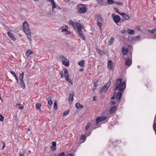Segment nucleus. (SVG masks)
Segmentation results:
<instances>
[{"instance_id":"6","label":"nucleus","mask_w":156,"mask_h":156,"mask_svg":"<svg viewBox=\"0 0 156 156\" xmlns=\"http://www.w3.org/2000/svg\"><path fill=\"white\" fill-rule=\"evenodd\" d=\"M112 17L116 23H118L120 21V17L119 15H115L114 13L112 15Z\"/></svg>"},{"instance_id":"48","label":"nucleus","mask_w":156,"mask_h":156,"mask_svg":"<svg viewBox=\"0 0 156 156\" xmlns=\"http://www.w3.org/2000/svg\"><path fill=\"white\" fill-rule=\"evenodd\" d=\"M116 3L118 5H122V3L120 2H116Z\"/></svg>"},{"instance_id":"13","label":"nucleus","mask_w":156,"mask_h":156,"mask_svg":"<svg viewBox=\"0 0 156 156\" xmlns=\"http://www.w3.org/2000/svg\"><path fill=\"white\" fill-rule=\"evenodd\" d=\"M52 143V145L51 147V149L53 151H55L56 150V142H53Z\"/></svg>"},{"instance_id":"36","label":"nucleus","mask_w":156,"mask_h":156,"mask_svg":"<svg viewBox=\"0 0 156 156\" xmlns=\"http://www.w3.org/2000/svg\"><path fill=\"white\" fill-rule=\"evenodd\" d=\"M156 31V29L154 28L152 30H149L148 32L149 33H153L155 32Z\"/></svg>"},{"instance_id":"63","label":"nucleus","mask_w":156,"mask_h":156,"mask_svg":"<svg viewBox=\"0 0 156 156\" xmlns=\"http://www.w3.org/2000/svg\"><path fill=\"white\" fill-rule=\"evenodd\" d=\"M95 98V97H94V101H96V100L95 99V98Z\"/></svg>"},{"instance_id":"58","label":"nucleus","mask_w":156,"mask_h":156,"mask_svg":"<svg viewBox=\"0 0 156 156\" xmlns=\"http://www.w3.org/2000/svg\"><path fill=\"white\" fill-rule=\"evenodd\" d=\"M97 1L98 3H100L101 2L102 0H97Z\"/></svg>"},{"instance_id":"28","label":"nucleus","mask_w":156,"mask_h":156,"mask_svg":"<svg viewBox=\"0 0 156 156\" xmlns=\"http://www.w3.org/2000/svg\"><path fill=\"white\" fill-rule=\"evenodd\" d=\"M33 53V52L30 50H27V52L26 53V55L27 57H28L31 54H32Z\"/></svg>"},{"instance_id":"12","label":"nucleus","mask_w":156,"mask_h":156,"mask_svg":"<svg viewBox=\"0 0 156 156\" xmlns=\"http://www.w3.org/2000/svg\"><path fill=\"white\" fill-rule=\"evenodd\" d=\"M82 26L80 23H75L74 25V26H73V27L75 29L77 30V29L81 27Z\"/></svg>"},{"instance_id":"1","label":"nucleus","mask_w":156,"mask_h":156,"mask_svg":"<svg viewBox=\"0 0 156 156\" xmlns=\"http://www.w3.org/2000/svg\"><path fill=\"white\" fill-rule=\"evenodd\" d=\"M122 81L121 78L116 80L114 90H117L118 89L119 91H122L124 90L126 87V83L125 82H122Z\"/></svg>"},{"instance_id":"61","label":"nucleus","mask_w":156,"mask_h":156,"mask_svg":"<svg viewBox=\"0 0 156 156\" xmlns=\"http://www.w3.org/2000/svg\"><path fill=\"white\" fill-rule=\"evenodd\" d=\"M83 69H80V71H83Z\"/></svg>"},{"instance_id":"62","label":"nucleus","mask_w":156,"mask_h":156,"mask_svg":"<svg viewBox=\"0 0 156 156\" xmlns=\"http://www.w3.org/2000/svg\"><path fill=\"white\" fill-rule=\"evenodd\" d=\"M30 130V129H27V131H29Z\"/></svg>"},{"instance_id":"44","label":"nucleus","mask_w":156,"mask_h":156,"mask_svg":"<svg viewBox=\"0 0 156 156\" xmlns=\"http://www.w3.org/2000/svg\"><path fill=\"white\" fill-rule=\"evenodd\" d=\"M10 73H11V74L13 76L15 77L16 76V74L13 71H10Z\"/></svg>"},{"instance_id":"59","label":"nucleus","mask_w":156,"mask_h":156,"mask_svg":"<svg viewBox=\"0 0 156 156\" xmlns=\"http://www.w3.org/2000/svg\"><path fill=\"white\" fill-rule=\"evenodd\" d=\"M57 9H61V8L60 7H59V6H58L57 7Z\"/></svg>"},{"instance_id":"21","label":"nucleus","mask_w":156,"mask_h":156,"mask_svg":"<svg viewBox=\"0 0 156 156\" xmlns=\"http://www.w3.org/2000/svg\"><path fill=\"white\" fill-rule=\"evenodd\" d=\"M120 15H122L123 18L126 20H128L129 18V16L127 15L125 13H121Z\"/></svg>"},{"instance_id":"29","label":"nucleus","mask_w":156,"mask_h":156,"mask_svg":"<svg viewBox=\"0 0 156 156\" xmlns=\"http://www.w3.org/2000/svg\"><path fill=\"white\" fill-rule=\"evenodd\" d=\"M69 76H66V77H65L66 78V81L69 82L71 85H73V83L72 80L70 79L69 78Z\"/></svg>"},{"instance_id":"34","label":"nucleus","mask_w":156,"mask_h":156,"mask_svg":"<svg viewBox=\"0 0 156 156\" xmlns=\"http://www.w3.org/2000/svg\"><path fill=\"white\" fill-rule=\"evenodd\" d=\"M20 85H21L23 89H24L25 88V84H24L23 81V82L21 81Z\"/></svg>"},{"instance_id":"57","label":"nucleus","mask_w":156,"mask_h":156,"mask_svg":"<svg viewBox=\"0 0 156 156\" xmlns=\"http://www.w3.org/2000/svg\"><path fill=\"white\" fill-rule=\"evenodd\" d=\"M5 147V143H4V144H3V145L2 146V149H3Z\"/></svg>"},{"instance_id":"64","label":"nucleus","mask_w":156,"mask_h":156,"mask_svg":"<svg viewBox=\"0 0 156 156\" xmlns=\"http://www.w3.org/2000/svg\"><path fill=\"white\" fill-rule=\"evenodd\" d=\"M49 107L50 108H51V105H50V107H49H49Z\"/></svg>"},{"instance_id":"9","label":"nucleus","mask_w":156,"mask_h":156,"mask_svg":"<svg viewBox=\"0 0 156 156\" xmlns=\"http://www.w3.org/2000/svg\"><path fill=\"white\" fill-rule=\"evenodd\" d=\"M116 96L118 101H120L122 97V93L120 91L118 92L117 95L116 94Z\"/></svg>"},{"instance_id":"26","label":"nucleus","mask_w":156,"mask_h":156,"mask_svg":"<svg viewBox=\"0 0 156 156\" xmlns=\"http://www.w3.org/2000/svg\"><path fill=\"white\" fill-rule=\"evenodd\" d=\"M51 97H49L47 98L48 104L50 105L52 104V102L51 100Z\"/></svg>"},{"instance_id":"8","label":"nucleus","mask_w":156,"mask_h":156,"mask_svg":"<svg viewBox=\"0 0 156 156\" xmlns=\"http://www.w3.org/2000/svg\"><path fill=\"white\" fill-rule=\"evenodd\" d=\"M90 123H88V124H87L85 128V131L86 133V134L87 135V136H89L90 135L91 133V132L88 131L89 128L90 127Z\"/></svg>"},{"instance_id":"14","label":"nucleus","mask_w":156,"mask_h":156,"mask_svg":"<svg viewBox=\"0 0 156 156\" xmlns=\"http://www.w3.org/2000/svg\"><path fill=\"white\" fill-rule=\"evenodd\" d=\"M116 107L115 106H113L111 107L109 111L110 113L111 114H112L116 110Z\"/></svg>"},{"instance_id":"32","label":"nucleus","mask_w":156,"mask_h":156,"mask_svg":"<svg viewBox=\"0 0 156 156\" xmlns=\"http://www.w3.org/2000/svg\"><path fill=\"white\" fill-rule=\"evenodd\" d=\"M114 38H112L109 41V45H112V43H113L114 41Z\"/></svg>"},{"instance_id":"39","label":"nucleus","mask_w":156,"mask_h":156,"mask_svg":"<svg viewBox=\"0 0 156 156\" xmlns=\"http://www.w3.org/2000/svg\"><path fill=\"white\" fill-rule=\"evenodd\" d=\"M116 98V92H114L113 96L112 97V99L114 100Z\"/></svg>"},{"instance_id":"10","label":"nucleus","mask_w":156,"mask_h":156,"mask_svg":"<svg viewBox=\"0 0 156 156\" xmlns=\"http://www.w3.org/2000/svg\"><path fill=\"white\" fill-rule=\"evenodd\" d=\"M48 1L50 2L52 5V10H53L56 7V3L53 0H47Z\"/></svg>"},{"instance_id":"31","label":"nucleus","mask_w":156,"mask_h":156,"mask_svg":"<svg viewBox=\"0 0 156 156\" xmlns=\"http://www.w3.org/2000/svg\"><path fill=\"white\" fill-rule=\"evenodd\" d=\"M82 27V26L81 27H80V28H79L77 29V31L78 34L79 36L80 35H81V34H83L82 31L81 30Z\"/></svg>"},{"instance_id":"4","label":"nucleus","mask_w":156,"mask_h":156,"mask_svg":"<svg viewBox=\"0 0 156 156\" xmlns=\"http://www.w3.org/2000/svg\"><path fill=\"white\" fill-rule=\"evenodd\" d=\"M111 83V81H109L106 83V84L100 90V92L101 93H103L105 91H107L108 90V88L110 86Z\"/></svg>"},{"instance_id":"16","label":"nucleus","mask_w":156,"mask_h":156,"mask_svg":"<svg viewBox=\"0 0 156 156\" xmlns=\"http://www.w3.org/2000/svg\"><path fill=\"white\" fill-rule=\"evenodd\" d=\"M7 34L8 35L11 37V38L12 39L15 41L16 40V38L13 36V34H12L10 33V32H8L7 33Z\"/></svg>"},{"instance_id":"19","label":"nucleus","mask_w":156,"mask_h":156,"mask_svg":"<svg viewBox=\"0 0 156 156\" xmlns=\"http://www.w3.org/2000/svg\"><path fill=\"white\" fill-rule=\"evenodd\" d=\"M76 106L77 108L80 109H82L83 107V106L82 105L80 104L79 103H76Z\"/></svg>"},{"instance_id":"24","label":"nucleus","mask_w":156,"mask_h":156,"mask_svg":"<svg viewBox=\"0 0 156 156\" xmlns=\"http://www.w3.org/2000/svg\"><path fill=\"white\" fill-rule=\"evenodd\" d=\"M84 62H85L84 60H82L78 62V65L81 67H83L84 66Z\"/></svg>"},{"instance_id":"7","label":"nucleus","mask_w":156,"mask_h":156,"mask_svg":"<svg viewBox=\"0 0 156 156\" xmlns=\"http://www.w3.org/2000/svg\"><path fill=\"white\" fill-rule=\"evenodd\" d=\"M107 118V117L105 116H101L98 117L96 120V123L98 124L99 122H101L105 120Z\"/></svg>"},{"instance_id":"3","label":"nucleus","mask_w":156,"mask_h":156,"mask_svg":"<svg viewBox=\"0 0 156 156\" xmlns=\"http://www.w3.org/2000/svg\"><path fill=\"white\" fill-rule=\"evenodd\" d=\"M59 58L61 60L62 63L65 66L69 67V60L63 55H60Z\"/></svg>"},{"instance_id":"37","label":"nucleus","mask_w":156,"mask_h":156,"mask_svg":"<svg viewBox=\"0 0 156 156\" xmlns=\"http://www.w3.org/2000/svg\"><path fill=\"white\" fill-rule=\"evenodd\" d=\"M41 104L40 103H38L36 104V106L37 109H39L41 107Z\"/></svg>"},{"instance_id":"52","label":"nucleus","mask_w":156,"mask_h":156,"mask_svg":"<svg viewBox=\"0 0 156 156\" xmlns=\"http://www.w3.org/2000/svg\"><path fill=\"white\" fill-rule=\"evenodd\" d=\"M23 155H24V153L23 152H20L19 153V156H23Z\"/></svg>"},{"instance_id":"22","label":"nucleus","mask_w":156,"mask_h":156,"mask_svg":"<svg viewBox=\"0 0 156 156\" xmlns=\"http://www.w3.org/2000/svg\"><path fill=\"white\" fill-rule=\"evenodd\" d=\"M128 51L129 50L128 49H125L124 48H123L122 51L124 55H126L127 54Z\"/></svg>"},{"instance_id":"35","label":"nucleus","mask_w":156,"mask_h":156,"mask_svg":"<svg viewBox=\"0 0 156 156\" xmlns=\"http://www.w3.org/2000/svg\"><path fill=\"white\" fill-rule=\"evenodd\" d=\"M86 139V136L85 135H83L80 137V140H82L83 142L85 141Z\"/></svg>"},{"instance_id":"54","label":"nucleus","mask_w":156,"mask_h":156,"mask_svg":"<svg viewBox=\"0 0 156 156\" xmlns=\"http://www.w3.org/2000/svg\"><path fill=\"white\" fill-rule=\"evenodd\" d=\"M112 104L113 105H115L116 104V102L114 101H112Z\"/></svg>"},{"instance_id":"45","label":"nucleus","mask_w":156,"mask_h":156,"mask_svg":"<svg viewBox=\"0 0 156 156\" xmlns=\"http://www.w3.org/2000/svg\"><path fill=\"white\" fill-rule=\"evenodd\" d=\"M114 9L115 10L116 12H117L119 14H121V13H120L119 12V10L117 8L114 7Z\"/></svg>"},{"instance_id":"5","label":"nucleus","mask_w":156,"mask_h":156,"mask_svg":"<svg viewBox=\"0 0 156 156\" xmlns=\"http://www.w3.org/2000/svg\"><path fill=\"white\" fill-rule=\"evenodd\" d=\"M87 10L86 7L85 5L81 4L80 5L79 9V12L80 13H84Z\"/></svg>"},{"instance_id":"43","label":"nucleus","mask_w":156,"mask_h":156,"mask_svg":"<svg viewBox=\"0 0 156 156\" xmlns=\"http://www.w3.org/2000/svg\"><path fill=\"white\" fill-rule=\"evenodd\" d=\"M54 108L55 109L57 108V105L56 102H55L54 103Z\"/></svg>"},{"instance_id":"46","label":"nucleus","mask_w":156,"mask_h":156,"mask_svg":"<svg viewBox=\"0 0 156 156\" xmlns=\"http://www.w3.org/2000/svg\"><path fill=\"white\" fill-rule=\"evenodd\" d=\"M58 156H65V153L63 152H62L60 154H59Z\"/></svg>"},{"instance_id":"42","label":"nucleus","mask_w":156,"mask_h":156,"mask_svg":"<svg viewBox=\"0 0 156 156\" xmlns=\"http://www.w3.org/2000/svg\"><path fill=\"white\" fill-rule=\"evenodd\" d=\"M113 0H108V2L110 4H111L113 3Z\"/></svg>"},{"instance_id":"47","label":"nucleus","mask_w":156,"mask_h":156,"mask_svg":"<svg viewBox=\"0 0 156 156\" xmlns=\"http://www.w3.org/2000/svg\"><path fill=\"white\" fill-rule=\"evenodd\" d=\"M63 72L62 71H61L60 72V74L61 75V77L62 78L63 77Z\"/></svg>"},{"instance_id":"33","label":"nucleus","mask_w":156,"mask_h":156,"mask_svg":"<svg viewBox=\"0 0 156 156\" xmlns=\"http://www.w3.org/2000/svg\"><path fill=\"white\" fill-rule=\"evenodd\" d=\"M155 119H154V123H153V129H154V131H156V122H155Z\"/></svg>"},{"instance_id":"56","label":"nucleus","mask_w":156,"mask_h":156,"mask_svg":"<svg viewBox=\"0 0 156 156\" xmlns=\"http://www.w3.org/2000/svg\"><path fill=\"white\" fill-rule=\"evenodd\" d=\"M15 77L16 79L17 82L18 83V81H19V80L18 78H17V77L16 76V77Z\"/></svg>"},{"instance_id":"60","label":"nucleus","mask_w":156,"mask_h":156,"mask_svg":"<svg viewBox=\"0 0 156 156\" xmlns=\"http://www.w3.org/2000/svg\"><path fill=\"white\" fill-rule=\"evenodd\" d=\"M67 32L66 33V34H71V32L70 31H68V32Z\"/></svg>"},{"instance_id":"30","label":"nucleus","mask_w":156,"mask_h":156,"mask_svg":"<svg viewBox=\"0 0 156 156\" xmlns=\"http://www.w3.org/2000/svg\"><path fill=\"white\" fill-rule=\"evenodd\" d=\"M64 75L65 77H66V76H69V75L68 74V71L66 69H64Z\"/></svg>"},{"instance_id":"40","label":"nucleus","mask_w":156,"mask_h":156,"mask_svg":"<svg viewBox=\"0 0 156 156\" xmlns=\"http://www.w3.org/2000/svg\"><path fill=\"white\" fill-rule=\"evenodd\" d=\"M69 23L73 27V26H74V25L75 23H74L72 20H70L69 21Z\"/></svg>"},{"instance_id":"11","label":"nucleus","mask_w":156,"mask_h":156,"mask_svg":"<svg viewBox=\"0 0 156 156\" xmlns=\"http://www.w3.org/2000/svg\"><path fill=\"white\" fill-rule=\"evenodd\" d=\"M132 64V61L130 60L129 58H127L125 62V64L126 66H130Z\"/></svg>"},{"instance_id":"25","label":"nucleus","mask_w":156,"mask_h":156,"mask_svg":"<svg viewBox=\"0 0 156 156\" xmlns=\"http://www.w3.org/2000/svg\"><path fill=\"white\" fill-rule=\"evenodd\" d=\"M15 106L16 108H17L20 109H22L24 107L23 106L20 104H17Z\"/></svg>"},{"instance_id":"49","label":"nucleus","mask_w":156,"mask_h":156,"mask_svg":"<svg viewBox=\"0 0 156 156\" xmlns=\"http://www.w3.org/2000/svg\"><path fill=\"white\" fill-rule=\"evenodd\" d=\"M97 51L100 54H101V52H102V51L99 49H97Z\"/></svg>"},{"instance_id":"38","label":"nucleus","mask_w":156,"mask_h":156,"mask_svg":"<svg viewBox=\"0 0 156 156\" xmlns=\"http://www.w3.org/2000/svg\"><path fill=\"white\" fill-rule=\"evenodd\" d=\"M79 36L83 40H85V36L83 34H81L80 35H79Z\"/></svg>"},{"instance_id":"41","label":"nucleus","mask_w":156,"mask_h":156,"mask_svg":"<svg viewBox=\"0 0 156 156\" xmlns=\"http://www.w3.org/2000/svg\"><path fill=\"white\" fill-rule=\"evenodd\" d=\"M69 110H66L64 112L63 115L64 116L67 115L69 113Z\"/></svg>"},{"instance_id":"15","label":"nucleus","mask_w":156,"mask_h":156,"mask_svg":"<svg viewBox=\"0 0 156 156\" xmlns=\"http://www.w3.org/2000/svg\"><path fill=\"white\" fill-rule=\"evenodd\" d=\"M108 67L112 69L113 67V63L111 60H108Z\"/></svg>"},{"instance_id":"17","label":"nucleus","mask_w":156,"mask_h":156,"mask_svg":"<svg viewBox=\"0 0 156 156\" xmlns=\"http://www.w3.org/2000/svg\"><path fill=\"white\" fill-rule=\"evenodd\" d=\"M95 17L97 20H98V21H100L101 22H103V19L101 17L100 15H96L95 16Z\"/></svg>"},{"instance_id":"23","label":"nucleus","mask_w":156,"mask_h":156,"mask_svg":"<svg viewBox=\"0 0 156 156\" xmlns=\"http://www.w3.org/2000/svg\"><path fill=\"white\" fill-rule=\"evenodd\" d=\"M24 75V72H22V73L20 74V75L19 79L21 81L23 82Z\"/></svg>"},{"instance_id":"2","label":"nucleus","mask_w":156,"mask_h":156,"mask_svg":"<svg viewBox=\"0 0 156 156\" xmlns=\"http://www.w3.org/2000/svg\"><path fill=\"white\" fill-rule=\"evenodd\" d=\"M23 30L29 39L31 38V32L29 28V25L26 21L23 23Z\"/></svg>"},{"instance_id":"18","label":"nucleus","mask_w":156,"mask_h":156,"mask_svg":"<svg viewBox=\"0 0 156 156\" xmlns=\"http://www.w3.org/2000/svg\"><path fill=\"white\" fill-rule=\"evenodd\" d=\"M127 32L128 34L132 35L133 34L135 33L134 31L133 30L129 29H127Z\"/></svg>"},{"instance_id":"51","label":"nucleus","mask_w":156,"mask_h":156,"mask_svg":"<svg viewBox=\"0 0 156 156\" xmlns=\"http://www.w3.org/2000/svg\"><path fill=\"white\" fill-rule=\"evenodd\" d=\"M4 117L3 116H2L0 118V121L1 122H3L4 121Z\"/></svg>"},{"instance_id":"50","label":"nucleus","mask_w":156,"mask_h":156,"mask_svg":"<svg viewBox=\"0 0 156 156\" xmlns=\"http://www.w3.org/2000/svg\"><path fill=\"white\" fill-rule=\"evenodd\" d=\"M62 32H68V31L67 30V29H62Z\"/></svg>"},{"instance_id":"53","label":"nucleus","mask_w":156,"mask_h":156,"mask_svg":"<svg viewBox=\"0 0 156 156\" xmlns=\"http://www.w3.org/2000/svg\"><path fill=\"white\" fill-rule=\"evenodd\" d=\"M126 32V31L125 30H123L121 31V33L122 34H124Z\"/></svg>"},{"instance_id":"55","label":"nucleus","mask_w":156,"mask_h":156,"mask_svg":"<svg viewBox=\"0 0 156 156\" xmlns=\"http://www.w3.org/2000/svg\"><path fill=\"white\" fill-rule=\"evenodd\" d=\"M66 156H74L73 154H69L67 155Z\"/></svg>"},{"instance_id":"20","label":"nucleus","mask_w":156,"mask_h":156,"mask_svg":"<svg viewBox=\"0 0 156 156\" xmlns=\"http://www.w3.org/2000/svg\"><path fill=\"white\" fill-rule=\"evenodd\" d=\"M74 95V94L73 92L72 94H70L69 98V101L70 99H71V102H72L73 100V97Z\"/></svg>"},{"instance_id":"27","label":"nucleus","mask_w":156,"mask_h":156,"mask_svg":"<svg viewBox=\"0 0 156 156\" xmlns=\"http://www.w3.org/2000/svg\"><path fill=\"white\" fill-rule=\"evenodd\" d=\"M99 21H97V24L98 27H99L100 30H101V26H102V23Z\"/></svg>"}]
</instances>
